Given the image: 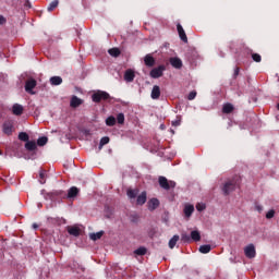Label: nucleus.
<instances>
[{
    "instance_id": "27",
    "label": "nucleus",
    "mask_w": 279,
    "mask_h": 279,
    "mask_svg": "<svg viewBox=\"0 0 279 279\" xmlns=\"http://www.w3.org/2000/svg\"><path fill=\"white\" fill-rule=\"evenodd\" d=\"M178 241H180V235H173L171 240L169 241V247L170 250H173L175 245L178 244Z\"/></svg>"
},
{
    "instance_id": "38",
    "label": "nucleus",
    "mask_w": 279,
    "mask_h": 279,
    "mask_svg": "<svg viewBox=\"0 0 279 279\" xmlns=\"http://www.w3.org/2000/svg\"><path fill=\"white\" fill-rule=\"evenodd\" d=\"M181 241H183V243H191V236L186 233H182Z\"/></svg>"
},
{
    "instance_id": "41",
    "label": "nucleus",
    "mask_w": 279,
    "mask_h": 279,
    "mask_svg": "<svg viewBox=\"0 0 279 279\" xmlns=\"http://www.w3.org/2000/svg\"><path fill=\"white\" fill-rule=\"evenodd\" d=\"M195 97H197V92L193 90L189 94L187 99H189V101H193V99H195Z\"/></svg>"
},
{
    "instance_id": "7",
    "label": "nucleus",
    "mask_w": 279,
    "mask_h": 279,
    "mask_svg": "<svg viewBox=\"0 0 279 279\" xmlns=\"http://www.w3.org/2000/svg\"><path fill=\"white\" fill-rule=\"evenodd\" d=\"M244 254L246 258H256V247L254 246V244H248L247 246H245Z\"/></svg>"
},
{
    "instance_id": "32",
    "label": "nucleus",
    "mask_w": 279,
    "mask_h": 279,
    "mask_svg": "<svg viewBox=\"0 0 279 279\" xmlns=\"http://www.w3.org/2000/svg\"><path fill=\"white\" fill-rule=\"evenodd\" d=\"M108 143H110V137L108 136L101 137L98 149H102L104 145H108Z\"/></svg>"
},
{
    "instance_id": "45",
    "label": "nucleus",
    "mask_w": 279,
    "mask_h": 279,
    "mask_svg": "<svg viewBox=\"0 0 279 279\" xmlns=\"http://www.w3.org/2000/svg\"><path fill=\"white\" fill-rule=\"evenodd\" d=\"M256 210H258V213H262V210H263V206L257 205V206H256Z\"/></svg>"
},
{
    "instance_id": "11",
    "label": "nucleus",
    "mask_w": 279,
    "mask_h": 279,
    "mask_svg": "<svg viewBox=\"0 0 279 279\" xmlns=\"http://www.w3.org/2000/svg\"><path fill=\"white\" fill-rule=\"evenodd\" d=\"M82 104H84V100H82V98H78L77 96H72L70 101L71 108H80Z\"/></svg>"
},
{
    "instance_id": "47",
    "label": "nucleus",
    "mask_w": 279,
    "mask_h": 279,
    "mask_svg": "<svg viewBox=\"0 0 279 279\" xmlns=\"http://www.w3.org/2000/svg\"><path fill=\"white\" fill-rule=\"evenodd\" d=\"M34 230H38V226L36 223H33Z\"/></svg>"
},
{
    "instance_id": "29",
    "label": "nucleus",
    "mask_w": 279,
    "mask_h": 279,
    "mask_svg": "<svg viewBox=\"0 0 279 279\" xmlns=\"http://www.w3.org/2000/svg\"><path fill=\"white\" fill-rule=\"evenodd\" d=\"M190 239L195 242L202 241V234L199 233V231H192Z\"/></svg>"
},
{
    "instance_id": "6",
    "label": "nucleus",
    "mask_w": 279,
    "mask_h": 279,
    "mask_svg": "<svg viewBox=\"0 0 279 279\" xmlns=\"http://www.w3.org/2000/svg\"><path fill=\"white\" fill-rule=\"evenodd\" d=\"M165 71H167V66L159 65L150 71V77H153V80H158V77H162Z\"/></svg>"
},
{
    "instance_id": "12",
    "label": "nucleus",
    "mask_w": 279,
    "mask_h": 279,
    "mask_svg": "<svg viewBox=\"0 0 279 279\" xmlns=\"http://www.w3.org/2000/svg\"><path fill=\"white\" fill-rule=\"evenodd\" d=\"M68 232L71 234V236H80V234H82V229H80L77 226H71L68 227Z\"/></svg>"
},
{
    "instance_id": "18",
    "label": "nucleus",
    "mask_w": 279,
    "mask_h": 279,
    "mask_svg": "<svg viewBox=\"0 0 279 279\" xmlns=\"http://www.w3.org/2000/svg\"><path fill=\"white\" fill-rule=\"evenodd\" d=\"M183 213L185 217L189 219L193 213H195V206L193 205H185Z\"/></svg>"
},
{
    "instance_id": "22",
    "label": "nucleus",
    "mask_w": 279,
    "mask_h": 279,
    "mask_svg": "<svg viewBox=\"0 0 279 279\" xmlns=\"http://www.w3.org/2000/svg\"><path fill=\"white\" fill-rule=\"evenodd\" d=\"M106 125H108V128H113V125H117V118H114V116H110L106 119Z\"/></svg>"
},
{
    "instance_id": "3",
    "label": "nucleus",
    "mask_w": 279,
    "mask_h": 279,
    "mask_svg": "<svg viewBox=\"0 0 279 279\" xmlns=\"http://www.w3.org/2000/svg\"><path fill=\"white\" fill-rule=\"evenodd\" d=\"M109 98H110V94H108L107 92H101V90H98L92 95V100L94 101V104H100L101 101H108Z\"/></svg>"
},
{
    "instance_id": "9",
    "label": "nucleus",
    "mask_w": 279,
    "mask_h": 279,
    "mask_svg": "<svg viewBox=\"0 0 279 279\" xmlns=\"http://www.w3.org/2000/svg\"><path fill=\"white\" fill-rule=\"evenodd\" d=\"M177 31H178L180 39L183 43H189V37H186V32H184V28L182 27V24L177 25Z\"/></svg>"
},
{
    "instance_id": "1",
    "label": "nucleus",
    "mask_w": 279,
    "mask_h": 279,
    "mask_svg": "<svg viewBox=\"0 0 279 279\" xmlns=\"http://www.w3.org/2000/svg\"><path fill=\"white\" fill-rule=\"evenodd\" d=\"M51 197H63V199H75L80 195V189L72 186L69 189L68 194L59 190L50 193Z\"/></svg>"
},
{
    "instance_id": "28",
    "label": "nucleus",
    "mask_w": 279,
    "mask_h": 279,
    "mask_svg": "<svg viewBox=\"0 0 279 279\" xmlns=\"http://www.w3.org/2000/svg\"><path fill=\"white\" fill-rule=\"evenodd\" d=\"M135 256H145L147 254V247L141 246L134 251Z\"/></svg>"
},
{
    "instance_id": "25",
    "label": "nucleus",
    "mask_w": 279,
    "mask_h": 279,
    "mask_svg": "<svg viewBox=\"0 0 279 279\" xmlns=\"http://www.w3.org/2000/svg\"><path fill=\"white\" fill-rule=\"evenodd\" d=\"M50 84L52 86H60V84H62V77H60V76L50 77Z\"/></svg>"
},
{
    "instance_id": "40",
    "label": "nucleus",
    "mask_w": 279,
    "mask_h": 279,
    "mask_svg": "<svg viewBox=\"0 0 279 279\" xmlns=\"http://www.w3.org/2000/svg\"><path fill=\"white\" fill-rule=\"evenodd\" d=\"M274 217H276V210L270 209V210L266 214V219H274Z\"/></svg>"
},
{
    "instance_id": "23",
    "label": "nucleus",
    "mask_w": 279,
    "mask_h": 279,
    "mask_svg": "<svg viewBox=\"0 0 279 279\" xmlns=\"http://www.w3.org/2000/svg\"><path fill=\"white\" fill-rule=\"evenodd\" d=\"M126 195L130 199H136V197L138 196V190L129 189L126 191Z\"/></svg>"
},
{
    "instance_id": "36",
    "label": "nucleus",
    "mask_w": 279,
    "mask_h": 279,
    "mask_svg": "<svg viewBox=\"0 0 279 279\" xmlns=\"http://www.w3.org/2000/svg\"><path fill=\"white\" fill-rule=\"evenodd\" d=\"M182 123V117L177 116V119L172 121L173 128H178Z\"/></svg>"
},
{
    "instance_id": "2",
    "label": "nucleus",
    "mask_w": 279,
    "mask_h": 279,
    "mask_svg": "<svg viewBox=\"0 0 279 279\" xmlns=\"http://www.w3.org/2000/svg\"><path fill=\"white\" fill-rule=\"evenodd\" d=\"M221 191L223 195H230L233 191H236V179H231L222 184Z\"/></svg>"
},
{
    "instance_id": "14",
    "label": "nucleus",
    "mask_w": 279,
    "mask_h": 279,
    "mask_svg": "<svg viewBox=\"0 0 279 279\" xmlns=\"http://www.w3.org/2000/svg\"><path fill=\"white\" fill-rule=\"evenodd\" d=\"M158 206H160V201H158V198H151L148 201V210L154 211Z\"/></svg>"
},
{
    "instance_id": "24",
    "label": "nucleus",
    "mask_w": 279,
    "mask_h": 279,
    "mask_svg": "<svg viewBox=\"0 0 279 279\" xmlns=\"http://www.w3.org/2000/svg\"><path fill=\"white\" fill-rule=\"evenodd\" d=\"M109 56L112 58H119L121 56V50L119 48H111L108 50Z\"/></svg>"
},
{
    "instance_id": "13",
    "label": "nucleus",
    "mask_w": 279,
    "mask_h": 279,
    "mask_svg": "<svg viewBox=\"0 0 279 279\" xmlns=\"http://www.w3.org/2000/svg\"><path fill=\"white\" fill-rule=\"evenodd\" d=\"M134 77H136V74L134 73V70L129 69L124 73V80L125 82H134Z\"/></svg>"
},
{
    "instance_id": "39",
    "label": "nucleus",
    "mask_w": 279,
    "mask_h": 279,
    "mask_svg": "<svg viewBox=\"0 0 279 279\" xmlns=\"http://www.w3.org/2000/svg\"><path fill=\"white\" fill-rule=\"evenodd\" d=\"M252 60H254V62H262L263 57L258 53H252Z\"/></svg>"
},
{
    "instance_id": "4",
    "label": "nucleus",
    "mask_w": 279,
    "mask_h": 279,
    "mask_svg": "<svg viewBox=\"0 0 279 279\" xmlns=\"http://www.w3.org/2000/svg\"><path fill=\"white\" fill-rule=\"evenodd\" d=\"M159 186L165 191H170V189H175V181H169L166 177H159Z\"/></svg>"
},
{
    "instance_id": "21",
    "label": "nucleus",
    "mask_w": 279,
    "mask_h": 279,
    "mask_svg": "<svg viewBox=\"0 0 279 279\" xmlns=\"http://www.w3.org/2000/svg\"><path fill=\"white\" fill-rule=\"evenodd\" d=\"M233 111H234V106H232V104L223 105V107H222L223 114H230Z\"/></svg>"
},
{
    "instance_id": "5",
    "label": "nucleus",
    "mask_w": 279,
    "mask_h": 279,
    "mask_svg": "<svg viewBox=\"0 0 279 279\" xmlns=\"http://www.w3.org/2000/svg\"><path fill=\"white\" fill-rule=\"evenodd\" d=\"M2 132L7 136H12V134L14 133V121L5 120L2 124Z\"/></svg>"
},
{
    "instance_id": "33",
    "label": "nucleus",
    "mask_w": 279,
    "mask_h": 279,
    "mask_svg": "<svg viewBox=\"0 0 279 279\" xmlns=\"http://www.w3.org/2000/svg\"><path fill=\"white\" fill-rule=\"evenodd\" d=\"M19 140L27 143L29 141V135L26 132H21L19 134Z\"/></svg>"
},
{
    "instance_id": "35",
    "label": "nucleus",
    "mask_w": 279,
    "mask_h": 279,
    "mask_svg": "<svg viewBox=\"0 0 279 279\" xmlns=\"http://www.w3.org/2000/svg\"><path fill=\"white\" fill-rule=\"evenodd\" d=\"M117 121H118V123H119L120 125H123V124L125 123V114L119 113V114L117 116Z\"/></svg>"
},
{
    "instance_id": "20",
    "label": "nucleus",
    "mask_w": 279,
    "mask_h": 279,
    "mask_svg": "<svg viewBox=\"0 0 279 279\" xmlns=\"http://www.w3.org/2000/svg\"><path fill=\"white\" fill-rule=\"evenodd\" d=\"M37 148H38V146L36 145V143L34 141H28L25 144V149H27V151H36Z\"/></svg>"
},
{
    "instance_id": "46",
    "label": "nucleus",
    "mask_w": 279,
    "mask_h": 279,
    "mask_svg": "<svg viewBox=\"0 0 279 279\" xmlns=\"http://www.w3.org/2000/svg\"><path fill=\"white\" fill-rule=\"evenodd\" d=\"M25 5L26 8H32V3L29 2V0L26 1Z\"/></svg>"
},
{
    "instance_id": "43",
    "label": "nucleus",
    "mask_w": 279,
    "mask_h": 279,
    "mask_svg": "<svg viewBox=\"0 0 279 279\" xmlns=\"http://www.w3.org/2000/svg\"><path fill=\"white\" fill-rule=\"evenodd\" d=\"M240 71H241V69L235 68L234 73H233V77H236L239 75Z\"/></svg>"
},
{
    "instance_id": "48",
    "label": "nucleus",
    "mask_w": 279,
    "mask_h": 279,
    "mask_svg": "<svg viewBox=\"0 0 279 279\" xmlns=\"http://www.w3.org/2000/svg\"><path fill=\"white\" fill-rule=\"evenodd\" d=\"M0 156H3V151L0 150Z\"/></svg>"
},
{
    "instance_id": "19",
    "label": "nucleus",
    "mask_w": 279,
    "mask_h": 279,
    "mask_svg": "<svg viewBox=\"0 0 279 279\" xmlns=\"http://www.w3.org/2000/svg\"><path fill=\"white\" fill-rule=\"evenodd\" d=\"M12 112L15 117H21L23 114V107L19 104L13 105Z\"/></svg>"
},
{
    "instance_id": "8",
    "label": "nucleus",
    "mask_w": 279,
    "mask_h": 279,
    "mask_svg": "<svg viewBox=\"0 0 279 279\" xmlns=\"http://www.w3.org/2000/svg\"><path fill=\"white\" fill-rule=\"evenodd\" d=\"M37 85L36 80L34 78H29L26 81L25 83V90L29 94V95H34V88Z\"/></svg>"
},
{
    "instance_id": "34",
    "label": "nucleus",
    "mask_w": 279,
    "mask_h": 279,
    "mask_svg": "<svg viewBox=\"0 0 279 279\" xmlns=\"http://www.w3.org/2000/svg\"><path fill=\"white\" fill-rule=\"evenodd\" d=\"M59 1L58 0H53L49 5H48V12H53V10L56 9V8H58V5H59Z\"/></svg>"
},
{
    "instance_id": "16",
    "label": "nucleus",
    "mask_w": 279,
    "mask_h": 279,
    "mask_svg": "<svg viewBox=\"0 0 279 279\" xmlns=\"http://www.w3.org/2000/svg\"><path fill=\"white\" fill-rule=\"evenodd\" d=\"M147 202V192H142L136 198L137 206H143Z\"/></svg>"
},
{
    "instance_id": "37",
    "label": "nucleus",
    "mask_w": 279,
    "mask_h": 279,
    "mask_svg": "<svg viewBox=\"0 0 279 279\" xmlns=\"http://www.w3.org/2000/svg\"><path fill=\"white\" fill-rule=\"evenodd\" d=\"M45 178H46L45 170H40V172H39V183L40 184H45L47 182V180Z\"/></svg>"
},
{
    "instance_id": "15",
    "label": "nucleus",
    "mask_w": 279,
    "mask_h": 279,
    "mask_svg": "<svg viewBox=\"0 0 279 279\" xmlns=\"http://www.w3.org/2000/svg\"><path fill=\"white\" fill-rule=\"evenodd\" d=\"M144 64H146L149 68L155 66L156 59H154L151 54H146L144 58Z\"/></svg>"
},
{
    "instance_id": "31",
    "label": "nucleus",
    "mask_w": 279,
    "mask_h": 279,
    "mask_svg": "<svg viewBox=\"0 0 279 279\" xmlns=\"http://www.w3.org/2000/svg\"><path fill=\"white\" fill-rule=\"evenodd\" d=\"M48 142H49V138L47 136H43L37 140V145L39 147H45V144Z\"/></svg>"
},
{
    "instance_id": "30",
    "label": "nucleus",
    "mask_w": 279,
    "mask_h": 279,
    "mask_svg": "<svg viewBox=\"0 0 279 279\" xmlns=\"http://www.w3.org/2000/svg\"><path fill=\"white\" fill-rule=\"evenodd\" d=\"M101 236H104V231H99V232L89 234V239L92 241H99V239H101Z\"/></svg>"
},
{
    "instance_id": "42",
    "label": "nucleus",
    "mask_w": 279,
    "mask_h": 279,
    "mask_svg": "<svg viewBox=\"0 0 279 279\" xmlns=\"http://www.w3.org/2000/svg\"><path fill=\"white\" fill-rule=\"evenodd\" d=\"M196 210H198V213H202V210H206V205L205 204H197L196 205Z\"/></svg>"
},
{
    "instance_id": "44",
    "label": "nucleus",
    "mask_w": 279,
    "mask_h": 279,
    "mask_svg": "<svg viewBox=\"0 0 279 279\" xmlns=\"http://www.w3.org/2000/svg\"><path fill=\"white\" fill-rule=\"evenodd\" d=\"M3 23H5V17H3V15H0V25H3Z\"/></svg>"
},
{
    "instance_id": "26",
    "label": "nucleus",
    "mask_w": 279,
    "mask_h": 279,
    "mask_svg": "<svg viewBox=\"0 0 279 279\" xmlns=\"http://www.w3.org/2000/svg\"><path fill=\"white\" fill-rule=\"evenodd\" d=\"M211 250L210 244H205L199 246L198 252H201V254H208Z\"/></svg>"
},
{
    "instance_id": "10",
    "label": "nucleus",
    "mask_w": 279,
    "mask_h": 279,
    "mask_svg": "<svg viewBox=\"0 0 279 279\" xmlns=\"http://www.w3.org/2000/svg\"><path fill=\"white\" fill-rule=\"evenodd\" d=\"M169 62H170L171 66H173V69H181L182 68V59H180L178 57H171L169 59Z\"/></svg>"
},
{
    "instance_id": "17",
    "label": "nucleus",
    "mask_w": 279,
    "mask_h": 279,
    "mask_svg": "<svg viewBox=\"0 0 279 279\" xmlns=\"http://www.w3.org/2000/svg\"><path fill=\"white\" fill-rule=\"evenodd\" d=\"M150 97L151 99H160V86L154 85Z\"/></svg>"
}]
</instances>
